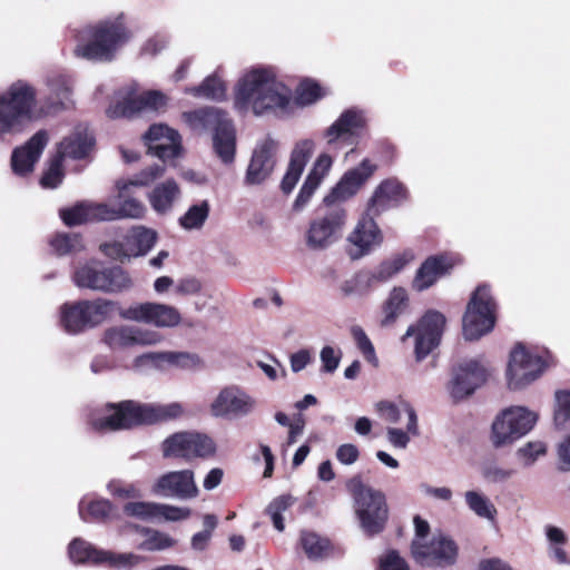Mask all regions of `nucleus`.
<instances>
[{
	"label": "nucleus",
	"mask_w": 570,
	"mask_h": 570,
	"mask_svg": "<svg viewBox=\"0 0 570 570\" xmlns=\"http://www.w3.org/2000/svg\"><path fill=\"white\" fill-rule=\"evenodd\" d=\"M327 95V88L305 79L297 87L294 99L292 89L279 78L275 67L257 65L244 70L238 78L234 107L239 112H250L256 117H284L291 112L294 101L304 107Z\"/></svg>",
	"instance_id": "f257e3e1"
},
{
	"label": "nucleus",
	"mask_w": 570,
	"mask_h": 570,
	"mask_svg": "<svg viewBox=\"0 0 570 570\" xmlns=\"http://www.w3.org/2000/svg\"><path fill=\"white\" fill-rule=\"evenodd\" d=\"M184 414L178 402L146 403L122 401L108 403L94 412L89 419L90 426L100 433L131 429L140 424H155L177 419Z\"/></svg>",
	"instance_id": "f03ea898"
},
{
	"label": "nucleus",
	"mask_w": 570,
	"mask_h": 570,
	"mask_svg": "<svg viewBox=\"0 0 570 570\" xmlns=\"http://www.w3.org/2000/svg\"><path fill=\"white\" fill-rule=\"evenodd\" d=\"M131 37L125 24V16L119 13L83 29L73 52L90 61H111Z\"/></svg>",
	"instance_id": "7ed1b4c3"
},
{
	"label": "nucleus",
	"mask_w": 570,
	"mask_h": 570,
	"mask_svg": "<svg viewBox=\"0 0 570 570\" xmlns=\"http://www.w3.org/2000/svg\"><path fill=\"white\" fill-rule=\"evenodd\" d=\"M187 126L197 134L214 131L213 146L224 164H230L235 157V129L227 114L215 107H205L181 115Z\"/></svg>",
	"instance_id": "20e7f679"
},
{
	"label": "nucleus",
	"mask_w": 570,
	"mask_h": 570,
	"mask_svg": "<svg viewBox=\"0 0 570 570\" xmlns=\"http://www.w3.org/2000/svg\"><path fill=\"white\" fill-rule=\"evenodd\" d=\"M36 89L23 80L0 94V138L20 134L35 118Z\"/></svg>",
	"instance_id": "39448f33"
},
{
	"label": "nucleus",
	"mask_w": 570,
	"mask_h": 570,
	"mask_svg": "<svg viewBox=\"0 0 570 570\" xmlns=\"http://www.w3.org/2000/svg\"><path fill=\"white\" fill-rule=\"evenodd\" d=\"M539 414L524 405H510L494 416L490 442L495 449L509 448L528 435L537 425Z\"/></svg>",
	"instance_id": "423d86ee"
},
{
	"label": "nucleus",
	"mask_w": 570,
	"mask_h": 570,
	"mask_svg": "<svg viewBox=\"0 0 570 570\" xmlns=\"http://www.w3.org/2000/svg\"><path fill=\"white\" fill-rule=\"evenodd\" d=\"M72 282L78 288L105 294L122 293L134 285L125 269L119 266H106L96 259L76 267L72 273Z\"/></svg>",
	"instance_id": "0eeeda50"
},
{
	"label": "nucleus",
	"mask_w": 570,
	"mask_h": 570,
	"mask_svg": "<svg viewBox=\"0 0 570 570\" xmlns=\"http://www.w3.org/2000/svg\"><path fill=\"white\" fill-rule=\"evenodd\" d=\"M495 324V302L487 285L479 286L471 295L462 318L463 336L473 341L488 334Z\"/></svg>",
	"instance_id": "6e6552de"
},
{
	"label": "nucleus",
	"mask_w": 570,
	"mask_h": 570,
	"mask_svg": "<svg viewBox=\"0 0 570 570\" xmlns=\"http://www.w3.org/2000/svg\"><path fill=\"white\" fill-rule=\"evenodd\" d=\"M446 325L445 316L435 309L425 312L414 324H411L401 341L412 340L416 362H422L441 343Z\"/></svg>",
	"instance_id": "1a4fd4ad"
},
{
	"label": "nucleus",
	"mask_w": 570,
	"mask_h": 570,
	"mask_svg": "<svg viewBox=\"0 0 570 570\" xmlns=\"http://www.w3.org/2000/svg\"><path fill=\"white\" fill-rule=\"evenodd\" d=\"M354 510L367 535L381 532L387 520V507L382 492L357 481L353 487Z\"/></svg>",
	"instance_id": "9d476101"
},
{
	"label": "nucleus",
	"mask_w": 570,
	"mask_h": 570,
	"mask_svg": "<svg viewBox=\"0 0 570 570\" xmlns=\"http://www.w3.org/2000/svg\"><path fill=\"white\" fill-rule=\"evenodd\" d=\"M216 451V442L210 435L195 431L174 433L161 443V453L166 459H207L214 456Z\"/></svg>",
	"instance_id": "9b49d317"
},
{
	"label": "nucleus",
	"mask_w": 570,
	"mask_h": 570,
	"mask_svg": "<svg viewBox=\"0 0 570 570\" xmlns=\"http://www.w3.org/2000/svg\"><path fill=\"white\" fill-rule=\"evenodd\" d=\"M168 104V97L158 90L137 92L135 90H120L112 105L107 110L111 118L134 117L148 111H163Z\"/></svg>",
	"instance_id": "f8f14e48"
},
{
	"label": "nucleus",
	"mask_w": 570,
	"mask_h": 570,
	"mask_svg": "<svg viewBox=\"0 0 570 570\" xmlns=\"http://www.w3.org/2000/svg\"><path fill=\"white\" fill-rule=\"evenodd\" d=\"M366 124L367 120L363 110L357 108L344 110L324 134L328 149L340 150L350 147V151H353Z\"/></svg>",
	"instance_id": "ddd939ff"
},
{
	"label": "nucleus",
	"mask_w": 570,
	"mask_h": 570,
	"mask_svg": "<svg viewBox=\"0 0 570 570\" xmlns=\"http://www.w3.org/2000/svg\"><path fill=\"white\" fill-rule=\"evenodd\" d=\"M256 407V399L245 389L227 385L212 400L209 413L215 419L236 420L252 415Z\"/></svg>",
	"instance_id": "4468645a"
},
{
	"label": "nucleus",
	"mask_w": 570,
	"mask_h": 570,
	"mask_svg": "<svg viewBox=\"0 0 570 570\" xmlns=\"http://www.w3.org/2000/svg\"><path fill=\"white\" fill-rule=\"evenodd\" d=\"M346 220L347 214L342 207L331 208L317 216L306 230V245L314 250L328 248L340 239Z\"/></svg>",
	"instance_id": "2eb2a0df"
},
{
	"label": "nucleus",
	"mask_w": 570,
	"mask_h": 570,
	"mask_svg": "<svg viewBox=\"0 0 570 570\" xmlns=\"http://www.w3.org/2000/svg\"><path fill=\"white\" fill-rule=\"evenodd\" d=\"M487 376L488 370L482 358L463 360L452 370L448 393L454 402L462 401L472 395L485 382Z\"/></svg>",
	"instance_id": "dca6fc26"
},
{
	"label": "nucleus",
	"mask_w": 570,
	"mask_h": 570,
	"mask_svg": "<svg viewBox=\"0 0 570 570\" xmlns=\"http://www.w3.org/2000/svg\"><path fill=\"white\" fill-rule=\"evenodd\" d=\"M374 213L365 210L346 237V253L353 261L361 259L383 243V233L376 224Z\"/></svg>",
	"instance_id": "f3484780"
},
{
	"label": "nucleus",
	"mask_w": 570,
	"mask_h": 570,
	"mask_svg": "<svg viewBox=\"0 0 570 570\" xmlns=\"http://www.w3.org/2000/svg\"><path fill=\"white\" fill-rule=\"evenodd\" d=\"M127 321L154 325L157 328H174L181 322L179 311L167 304L144 302L135 303L120 311Z\"/></svg>",
	"instance_id": "a211bd4d"
},
{
	"label": "nucleus",
	"mask_w": 570,
	"mask_h": 570,
	"mask_svg": "<svg viewBox=\"0 0 570 570\" xmlns=\"http://www.w3.org/2000/svg\"><path fill=\"white\" fill-rule=\"evenodd\" d=\"M544 371L543 360L522 346L510 354L507 367V382L511 390H521L535 381Z\"/></svg>",
	"instance_id": "6ab92c4d"
},
{
	"label": "nucleus",
	"mask_w": 570,
	"mask_h": 570,
	"mask_svg": "<svg viewBox=\"0 0 570 570\" xmlns=\"http://www.w3.org/2000/svg\"><path fill=\"white\" fill-rule=\"evenodd\" d=\"M412 557L421 566H450L458 557L455 542L443 534L434 535L430 541L413 540Z\"/></svg>",
	"instance_id": "aec40b11"
},
{
	"label": "nucleus",
	"mask_w": 570,
	"mask_h": 570,
	"mask_svg": "<svg viewBox=\"0 0 570 570\" xmlns=\"http://www.w3.org/2000/svg\"><path fill=\"white\" fill-rule=\"evenodd\" d=\"M164 336L150 328L135 325H118L109 327L104 333V342L111 350H125L132 346H153L161 343Z\"/></svg>",
	"instance_id": "412c9836"
},
{
	"label": "nucleus",
	"mask_w": 570,
	"mask_h": 570,
	"mask_svg": "<svg viewBox=\"0 0 570 570\" xmlns=\"http://www.w3.org/2000/svg\"><path fill=\"white\" fill-rule=\"evenodd\" d=\"M156 495L189 500L198 495L199 490L191 470L170 471L160 475L151 488Z\"/></svg>",
	"instance_id": "4be33fe9"
},
{
	"label": "nucleus",
	"mask_w": 570,
	"mask_h": 570,
	"mask_svg": "<svg viewBox=\"0 0 570 570\" xmlns=\"http://www.w3.org/2000/svg\"><path fill=\"white\" fill-rule=\"evenodd\" d=\"M377 166L370 159H363L358 166L347 170L332 191L324 198L327 205L345 202L353 197L375 173Z\"/></svg>",
	"instance_id": "5701e85b"
},
{
	"label": "nucleus",
	"mask_w": 570,
	"mask_h": 570,
	"mask_svg": "<svg viewBox=\"0 0 570 570\" xmlns=\"http://www.w3.org/2000/svg\"><path fill=\"white\" fill-rule=\"evenodd\" d=\"M459 263L460 258L454 254L445 253L429 256L416 271L412 281V288L416 292L429 289Z\"/></svg>",
	"instance_id": "b1692460"
},
{
	"label": "nucleus",
	"mask_w": 570,
	"mask_h": 570,
	"mask_svg": "<svg viewBox=\"0 0 570 570\" xmlns=\"http://www.w3.org/2000/svg\"><path fill=\"white\" fill-rule=\"evenodd\" d=\"M277 148L278 142L271 137H265L257 144L247 168V184L257 185L269 177L276 164Z\"/></svg>",
	"instance_id": "393cba45"
},
{
	"label": "nucleus",
	"mask_w": 570,
	"mask_h": 570,
	"mask_svg": "<svg viewBox=\"0 0 570 570\" xmlns=\"http://www.w3.org/2000/svg\"><path fill=\"white\" fill-rule=\"evenodd\" d=\"M48 141V132L39 130L24 145L17 147L11 156L13 173L22 177L32 173Z\"/></svg>",
	"instance_id": "a878e982"
},
{
	"label": "nucleus",
	"mask_w": 570,
	"mask_h": 570,
	"mask_svg": "<svg viewBox=\"0 0 570 570\" xmlns=\"http://www.w3.org/2000/svg\"><path fill=\"white\" fill-rule=\"evenodd\" d=\"M151 154L163 160L175 158L180 151V136L175 129L163 125H153L146 132Z\"/></svg>",
	"instance_id": "bb28decb"
},
{
	"label": "nucleus",
	"mask_w": 570,
	"mask_h": 570,
	"mask_svg": "<svg viewBox=\"0 0 570 570\" xmlns=\"http://www.w3.org/2000/svg\"><path fill=\"white\" fill-rule=\"evenodd\" d=\"M314 149L315 142L312 139H303L295 144L287 170L281 183V188L285 194H289L295 188Z\"/></svg>",
	"instance_id": "cd10ccee"
},
{
	"label": "nucleus",
	"mask_w": 570,
	"mask_h": 570,
	"mask_svg": "<svg viewBox=\"0 0 570 570\" xmlns=\"http://www.w3.org/2000/svg\"><path fill=\"white\" fill-rule=\"evenodd\" d=\"M407 197L406 187L396 178L383 180L374 190L367 203L366 209L370 213L380 215L391 206H397Z\"/></svg>",
	"instance_id": "c85d7f7f"
},
{
	"label": "nucleus",
	"mask_w": 570,
	"mask_h": 570,
	"mask_svg": "<svg viewBox=\"0 0 570 570\" xmlns=\"http://www.w3.org/2000/svg\"><path fill=\"white\" fill-rule=\"evenodd\" d=\"M48 97L46 112H53L71 105L72 79L65 73H52L47 77Z\"/></svg>",
	"instance_id": "c756f323"
},
{
	"label": "nucleus",
	"mask_w": 570,
	"mask_h": 570,
	"mask_svg": "<svg viewBox=\"0 0 570 570\" xmlns=\"http://www.w3.org/2000/svg\"><path fill=\"white\" fill-rule=\"evenodd\" d=\"M95 139L86 127H77L57 147V156L61 159H83L94 148Z\"/></svg>",
	"instance_id": "7c9ffc66"
},
{
	"label": "nucleus",
	"mask_w": 570,
	"mask_h": 570,
	"mask_svg": "<svg viewBox=\"0 0 570 570\" xmlns=\"http://www.w3.org/2000/svg\"><path fill=\"white\" fill-rule=\"evenodd\" d=\"M333 165V158L327 153H322L313 164V167L307 175L299 194L297 195L294 208L302 209L309 200L314 191L321 185L322 180L328 174Z\"/></svg>",
	"instance_id": "2f4dec72"
},
{
	"label": "nucleus",
	"mask_w": 570,
	"mask_h": 570,
	"mask_svg": "<svg viewBox=\"0 0 570 570\" xmlns=\"http://www.w3.org/2000/svg\"><path fill=\"white\" fill-rule=\"evenodd\" d=\"M376 412L380 417L390 423L397 424L401 422L403 416H406V428L413 436H419V421L415 410L407 402H401L395 404L390 401H380L375 404Z\"/></svg>",
	"instance_id": "473e14b6"
},
{
	"label": "nucleus",
	"mask_w": 570,
	"mask_h": 570,
	"mask_svg": "<svg viewBox=\"0 0 570 570\" xmlns=\"http://www.w3.org/2000/svg\"><path fill=\"white\" fill-rule=\"evenodd\" d=\"M180 197V187L173 178L157 184L147 194V199L150 204V207L159 215H166L170 213Z\"/></svg>",
	"instance_id": "72a5a7b5"
},
{
	"label": "nucleus",
	"mask_w": 570,
	"mask_h": 570,
	"mask_svg": "<svg viewBox=\"0 0 570 570\" xmlns=\"http://www.w3.org/2000/svg\"><path fill=\"white\" fill-rule=\"evenodd\" d=\"M411 299L404 287H393L382 305L381 326H393L396 321L410 311Z\"/></svg>",
	"instance_id": "f704fd0d"
},
{
	"label": "nucleus",
	"mask_w": 570,
	"mask_h": 570,
	"mask_svg": "<svg viewBox=\"0 0 570 570\" xmlns=\"http://www.w3.org/2000/svg\"><path fill=\"white\" fill-rule=\"evenodd\" d=\"M106 203L82 202L72 207L60 210V217L68 226H76L88 222L105 220Z\"/></svg>",
	"instance_id": "c9c22d12"
},
{
	"label": "nucleus",
	"mask_w": 570,
	"mask_h": 570,
	"mask_svg": "<svg viewBox=\"0 0 570 570\" xmlns=\"http://www.w3.org/2000/svg\"><path fill=\"white\" fill-rule=\"evenodd\" d=\"M106 550L100 549L81 538L73 539L68 546V554L73 563L101 566Z\"/></svg>",
	"instance_id": "e433bc0d"
},
{
	"label": "nucleus",
	"mask_w": 570,
	"mask_h": 570,
	"mask_svg": "<svg viewBox=\"0 0 570 570\" xmlns=\"http://www.w3.org/2000/svg\"><path fill=\"white\" fill-rule=\"evenodd\" d=\"M129 191H126L121 197L118 191L120 199L118 207H112L106 204L105 220H117L122 218L139 219L142 218L147 212L146 206L137 198L129 197Z\"/></svg>",
	"instance_id": "4c0bfd02"
},
{
	"label": "nucleus",
	"mask_w": 570,
	"mask_h": 570,
	"mask_svg": "<svg viewBox=\"0 0 570 570\" xmlns=\"http://www.w3.org/2000/svg\"><path fill=\"white\" fill-rule=\"evenodd\" d=\"M114 504L104 498H89L83 497L79 501L78 513L82 521H98L104 522L114 513Z\"/></svg>",
	"instance_id": "58836bf2"
},
{
	"label": "nucleus",
	"mask_w": 570,
	"mask_h": 570,
	"mask_svg": "<svg viewBox=\"0 0 570 570\" xmlns=\"http://www.w3.org/2000/svg\"><path fill=\"white\" fill-rule=\"evenodd\" d=\"M299 542L306 557L312 561L324 560L332 553L330 540L316 532L303 530L299 535Z\"/></svg>",
	"instance_id": "ea45409f"
},
{
	"label": "nucleus",
	"mask_w": 570,
	"mask_h": 570,
	"mask_svg": "<svg viewBox=\"0 0 570 570\" xmlns=\"http://www.w3.org/2000/svg\"><path fill=\"white\" fill-rule=\"evenodd\" d=\"M88 328L96 327L107 321L115 309V303L105 298L79 301Z\"/></svg>",
	"instance_id": "a19ab883"
},
{
	"label": "nucleus",
	"mask_w": 570,
	"mask_h": 570,
	"mask_svg": "<svg viewBox=\"0 0 570 570\" xmlns=\"http://www.w3.org/2000/svg\"><path fill=\"white\" fill-rule=\"evenodd\" d=\"M463 497L468 509L476 517L491 522L495 520L498 510L482 491L469 490L464 492Z\"/></svg>",
	"instance_id": "79ce46f5"
},
{
	"label": "nucleus",
	"mask_w": 570,
	"mask_h": 570,
	"mask_svg": "<svg viewBox=\"0 0 570 570\" xmlns=\"http://www.w3.org/2000/svg\"><path fill=\"white\" fill-rule=\"evenodd\" d=\"M375 286L370 271H360L343 281L340 285V291L345 297H364Z\"/></svg>",
	"instance_id": "37998d69"
},
{
	"label": "nucleus",
	"mask_w": 570,
	"mask_h": 570,
	"mask_svg": "<svg viewBox=\"0 0 570 570\" xmlns=\"http://www.w3.org/2000/svg\"><path fill=\"white\" fill-rule=\"evenodd\" d=\"M156 239V232L144 226L134 227L126 236L132 257L147 254L154 247Z\"/></svg>",
	"instance_id": "c03bdc74"
},
{
	"label": "nucleus",
	"mask_w": 570,
	"mask_h": 570,
	"mask_svg": "<svg viewBox=\"0 0 570 570\" xmlns=\"http://www.w3.org/2000/svg\"><path fill=\"white\" fill-rule=\"evenodd\" d=\"M60 324L69 334H78L88 328L80 302L66 303L60 307Z\"/></svg>",
	"instance_id": "a18cd8bd"
},
{
	"label": "nucleus",
	"mask_w": 570,
	"mask_h": 570,
	"mask_svg": "<svg viewBox=\"0 0 570 570\" xmlns=\"http://www.w3.org/2000/svg\"><path fill=\"white\" fill-rule=\"evenodd\" d=\"M165 174V166L155 164L148 166L127 180H118L116 186L122 197L130 187H146L161 178Z\"/></svg>",
	"instance_id": "49530a36"
},
{
	"label": "nucleus",
	"mask_w": 570,
	"mask_h": 570,
	"mask_svg": "<svg viewBox=\"0 0 570 570\" xmlns=\"http://www.w3.org/2000/svg\"><path fill=\"white\" fill-rule=\"evenodd\" d=\"M185 92L196 98L220 100L226 97V85L214 73L205 78L199 86L186 88Z\"/></svg>",
	"instance_id": "de8ad7c7"
},
{
	"label": "nucleus",
	"mask_w": 570,
	"mask_h": 570,
	"mask_svg": "<svg viewBox=\"0 0 570 570\" xmlns=\"http://www.w3.org/2000/svg\"><path fill=\"white\" fill-rule=\"evenodd\" d=\"M411 261V256L406 254L396 255L380 263L370 274L375 283H385L399 274L405 265Z\"/></svg>",
	"instance_id": "09e8293b"
},
{
	"label": "nucleus",
	"mask_w": 570,
	"mask_h": 570,
	"mask_svg": "<svg viewBox=\"0 0 570 570\" xmlns=\"http://www.w3.org/2000/svg\"><path fill=\"white\" fill-rule=\"evenodd\" d=\"M210 212V205L208 200H200L186 210V213L179 217L178 222L185 230H198L205 225Z\"/></svg>",
	"instance_id": "8fccbe9b"
},
{
	"label": "nucleus",
	"mask_w": 570,
	"mask_h": 570,
	"mask_svg": "<svg viewBox=\"0 0 570 570\" xmlns=\"http://www.w3.org/2000/svg\"><path fill=\"white\" fill-rule=\"evenodd\" d=\"M105 553L104 563L101 566H106L115 570H134L145 561V557L132 552H115L106 550Z\"/></svg>",
	"instance_id": "3c124183"
},
{
	"label": "nucleus",
	"mask_w": 570,
	"mask_h": 570,
	"mask_svg": "<svg viewBox=\"0 0 570 570\" xmlns=\"http://www.w3.org/2000/svg\"><path fill=\"white\" fill-rule=\"evenodd\" d=\"M166 370L178 368L184 371H198L204 367V361L196 353L166 352Z\"/></svg>",
	"instance_id": "603ef678"
},
{
	"label": "nucleus",
	"mask_w": 570,
	"mask_h": 570,
	"mask_svg": "<svg viewBox=\"0 0 570 570\" xmlns=\"http://www.w3.org/2000/svg\"><path fill=\"white\" fill-rule=\"evenodd\" d=\"M50 246L59 256L77 254L85 249L82 238L80 235L75 233L57 234L50 240Z\"/></svg>",
	"instance_id": "864d4df0"
},
{
	"label": "nucleus",
	"mask_w": 570,
	"mask_h": 570,
	"mask_svg": "<svg viewBox=\"0 0 570 570\" xmlns=\"http://www.w3.org/2000/svg\"><path fill=\"white\" fill-rule=\"evenodd\" d=\"M294 498L288 494L279 495L275 498L267 507L266 513L271 517L275 529L283 532L285 523L283 519V512H285L294 503Z\"/></svg>",
	"instance_id": "5fc2aeb1"
},
{
	"label": "nucleus",
	"mask_w": 570,
	"mask_h": 570,
	"mask_svg": "<svg viewBox=\"0 0 570 570\" xmlns=\"http://www.w3.org/2000/svg\"><path fill=\"white\" fill-rule=\"evenodd\" d=\"M107 491L110 495L120 500L138 499L142 495L138 483L127 482L120 479L110 480L107 483Z\"/></svg>",
	"instance_id": "6e6d98bb"
},
{
	"label": "nucleus",
	"mask_w": 570,
	"mask_h": 570,
	"mask_svg": "<svg viewBox=\"0 0 570 570\" xmlns=\"http://www.w3.org/2000/svg\"><path fill=\"white\" fill-rule=\"evenodd\" d=\"M166 363V352H148L135 357L132 367L137 371H165Z\"/></svg>",
	"instance_id": "4d7b16f0"
},
{
	"label": "nucleus",
	"mask_w": 570,
	"mask_h": 570,
	"mask_svg": "<svg viewBox=\"0 0 570 570\" xmlns=\"http://www.w3.org/2000/svg\"><path fill=\"white\" fill-rule=\"evenodd\" d=\"M176 544L175 539L169 534L156 530H148L145 540L139 548L145 551H160L171 548Z\"/></svg>",
	"instance_id": "13d9d810"
},
{
	"label": "nucleus",
	"mask_w": 570,
	"mask_h": 570,
	"mask_svg": "<svg viewBox=\"0 0 570 570\" xmlns=\"http://www.w3.org/2000/svg\"><path fill=\"white\" fill-rule=\"evenodd\" d=\"M62 160L57 155L50 160L47 170L43 173L40 185L43 188H56L58 187L63 178Z\"/></svg>",
	"instance_id": "bf43d9fd"
},
{
	"label": "nucleus",
	"mask_w": 570,
	"mask_h": 570,
	"mask_svg": "<svg viewBox=\"0 0 570 570\" xmlns=\"http://www.w3.org/2000/svg\"><path fill=\"white\" fill-rule=\"evenodd\" d=\"M547 453V445L542 441H530L517 451L518 458L522 461L523 465H532L540 456Z\"/></svg>",
	"instance_id": "052dcab7"
},
{
	"label": "nucleus",
	"mask_w": 570,
	"mask_h": 570,
	"mask_svg": "<svg viewBox=\"0 0 570 570\" xmlns=\"http://www.w3.org/2000/svg\"><path fill=\"white\" fill-rule=\"evenodd\" d=\"M481 474L488 482L502 483L513 476L514 470L501 466L495 462H488L482 465Z\"/></svg>",
	"instance_id": "680f3d73"
},
{
	"label": "nucleus",
	"mask_w": 570,
	"mask_h": 570,
	"mask_svg": "<svg viewBox=\"0 0 570 570\" xmlns=\"http://www.w3.org/2000/svg\"><path fill=\"white\" fill-rule=\"evenodd\" d=\"M553 420L557 426H563L570 421V391H558L556 393Z\"/></svg>",
	"instance_id": "e2e57ef3"
},
{
	"label": "nucleus",
	"mask_w": 570,
	"mask_h": 570,
	"mask_svg": "<svg viewBox=\"0 0 570 570\" xmlns=\"http://www.w3.org/2000/svg\"><path fill=\"white\" fill-rule=\"evenodd\" d=\"M157 504L155 502H128L124 507V511L131 517L144 520H156Z\"/></svg>",
	"instance_id": "0e129e2a"
},
{
	"label": "nucleus",
	"mask_w": 570,
	"mask_h": 570,
	"mask_svg": "<svg viewBox=\"0 0 570 570\" xmlns=\"http://www.w3.org/2000/svg\"><path fill=\"white\" fill-rule=\"evenodd\" d=\"M352 336L363 356L372 364L377 363L375 350L366 333L360 326L352 327Z\"/></svg>",
	"instance_id": "69168bd1"
},
{
	"label": "nucleus",
	"mask_w": 570,
	"mask_h": 570,
	"mask_svg": "<svg viewBox=\"0 0 570 570\" xmlns=\"http://www.w3.org/2000/svg\"><path fill=\"white\" fill-rule=\"evenodd\" d=\"M190 509L175 507L170 504L158 503L156 520L164 519L166 521H180L186 520L190 517Z\"/></svg>",
	"instance_id": "338daca9"
},
{
	"label": "nucleus",
	"mask_w": 570,
	"mask_h": 570,
	"mask_svg": "<svg viewBox=\"0 0 570 570\" xmlns=\"http://www.w3.org/2000/svg\"><path fill=\"white\" fill-rule=\"evenodd\" d=\"M380 570H410L405 560L397 551H387L380 559Z\"/></svg>",
	"instance_id": "774afa93"
}]
</instances>
